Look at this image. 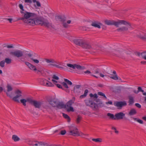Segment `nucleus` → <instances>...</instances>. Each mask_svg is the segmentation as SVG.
<instances>
[{
	"instance_id": "nucleus-19",
	"label": "nucleus",
	"mask_w": 146,
	"mask_h": 146,
	"mask_svg": "<svg viewBox=\"0 0 146 146\" xmlns=\"http://www.w3.org/2000/svg\"><path fill=\"white\" fill-rule=\"evenodd\" d=\"M42 26H44L49 29L54 28V26L52 25V24L49 22L48 20L45 19L44 22Z\"/></svg>"
},
{
	"instance_id": "nucleus-18",
	"label": "nucleus",
	"mask_w": 146,
	"mask_h": 146,
	"mask_svg": "<svg viewBox=\"0 0 146 146\" xmlns=\"http://www.w3.org/2000/svg\"><path fill=\"white\" fill-rule=\"evenodd\" d=\"M57 64H49L48 65H52L54 66H55L57 68L60 69L62 70L64 69V68L62 66H59V65L63 66L65 67H66V66L63 65L62 63L61 62H56Z\"/></svg>"
},
{
	"instance_id": "nucleus-40",
	"label": "nucleus",
	"mask_w": 146,
	"mask_h": 146,
	"mask_svg": "<svg viewBox=\"0 0 146 146\" xmlns=\"http://www.w3.org/2000/svg\"><path fill=\"white\" fill-rule=\"evenodd\" d=\"M31 60H32L36 64L38 63L39 62V61L40 60H39L35 59L34 58H31Z\"/></svg>"
},
{
	"instance_id": "nucleus-15",
	"label": "nucleus",
	"mask_w": 146,
	"mask_h": 146,
	"mask_svg": "<svg viewBox=\"0 0 146 146\" xmlns=\"http://www.w3.org/2000/svg\"><path fill=\"white\" fill-rule=\"evenodd\" d=\"M66 66L70 68L73 69L77 68L78 70H82L83 69V67L81 66L80 65L77 64H67Z\"/></svg>"
},
{
	"instance_id": "nucleus-39",
	"label": "nucleus",
	"mask_w": 146,
	"mask_h": 146,
	"mask_svg": "<svg viewBox=\"0 0 146 146\" xmlns=\"http://www.w3.org/2000/svg\"><path fill=\"white\" fill-rule=\"evenodd\" d=\"M21 102L22 103L23 105L25 106L26 105V102H27L26 100L25 99H22L20 100Z\"/></svg>"
},
{
	"instance_id": "nucleus-7",
	"label": "nucleus",
	"mask_w": 146,
	"mask_h": 146,
	"mask_svg": "<svg viewBox=\"0 0 146 146\" xmlns=\"http://www.w3.org/2000/svg\"><path fill=\"white\" fill-rule=\"evenodd\" d=\"M112 54L117 56H121L124 54V51L121 49L118 48L117 50H113L111 51Z\"/></svg>"
},
{
	"instance_id": "nucleus-56",
	"label": "nucleus",
	"mask_w": 146,
	"mask_h": 146,
	"mask_svg": "<svg viewBox=\"0 0 146 146\" xmlns=\"http://www.w3.org/2000/svg\"><path fill=\"white\" fill-rule=\"evenodd\" d=\"M66 133V131L65 130H62L61 131L60 133L61 135H64Z\"/></svg>"
},
{
	"instance_id": "nucleus-59",
	"label": "nucleus",
	"mask_w": 146,
	"mask_h": 146,
	"mask_svg": "<svg viewBox=\"0 0 146 146\" xmlns=\"http://www.w3.org/2000/svg\"><path fill=\"white\" fill-rule=\"evenodd\" d=\"M25 2L26 3H32V1L31 0H25Z\"/></svg>"
},
{
	"instance_id": "nucleus-8",
	"label": "nucleus",
	"mask_w": 146,
	"mask_h": 146,
	"mask_svg": "<svg viewBox=\"0 0 146 146\" xmlns=\"http://www.w3.org/2000/svg\"><path fill=\"white\" fill-rule=\"evenodd\" d=\"M28 144L32 146H47V144L42 142L30 141Z\"/></svg>"
},
{
	"instance_id": "nucleus-52",
	"label": "nucleus",
	"mask_w": 146,
	"mask_h": 146,
	"mask_svg": "<svg viewBox=\"0 0 146 146\" xmlns=\"http://www.w3.org/2000/svg\"><path fill=\"white\" fill-rule=\"evenodd\" d=\"M138 92H144V90L142 89L141 87H140L138 88Z\"/></svg>"
},
{
	"instance_id": "nucleus-26",
	"label": "nucleus",
	"mask_w": 146,
	"mask_h": 146,
	"mask_svg": "<svg viewBox=\"0 0 146 146\" xmlns=\"http://www.w3.org/2000/svg\"><path fill=\"white\" fill-rule=\"evenodd\" d=\"M107 116L108 117L109 119L112 120H115V116L113 114L110 113H108Z\"/></svg>"
},
{
	"instance_id": "nucleus-49",
	"label": "nucleus",
	"mask_w": 146,
	"mask_h": 146,
	"mask_svg": "<svg viewBox=\"0 0 146 146\" xmlns=\"http://www.w3.org/2000/svg\"><path fill=\"white\" fill-rule=\"evenodd\" d=\"M64 80L65 82H67V83L69 85H71L72 84V82L69 80L66 79H64Z\"/></svg>"
},
{
	"instance_id": "nucleus-48",
	"label": "nucleus",
	"mask_w": 146,
	"mask_h": 146,
	"mask_svg": "<svg viewBox=\"0 0 146 146\" xmlns=\"http://www.w3.org/2000/svg\"><path fill=\"white\" fill-rule=\"evenodd\" d=\"M110 78L115 80H117L118 79L117 75H115V76H111Z\"/></svg>"
},
{
	"instance_id": "nucleus-50",
	"label": "nucleus",
	"mask_w": 146,
	"mask_h": 146,
	"mask_svg": "<svg viewBox=\"0 0 146 146\" xmlns=\"http://www.w3.org/2000/svg\"><path fill=\"white\" fill-rule=\"evenodd\" d=\"M98 95L100 96H104L105 98H106V97L105 94L102 92H98Z\"/></svg>"
},
{
	"instance_id": "nucleus-5",
	"label": "nucleus",
	"mask_w": 146,
	"mask_h": 146,
	"mask_svg": "<svg viewBox=\"0 0 146 146\" xmlns=\"http://www.w3.org/2000/svg\"><path fill=\"white\" fill-rule=\"evenodd\" d=\"M75 100V97H73L72 100L69 101L65 105V108L68 111H74V110L72 105L74 102Z\"/></svg>"
},
{
	"instance_id": "nucleus-10",
	"label": "nucleus",
	"mask_w": 146,
	"mask_h": 146,
	"mask_svg": "<svg viewBox=\"0 0 146 146\" xmlns=\"http://www.w3.org/2000/svg\"><path fill=\"white\" fill-rule=\"evenodd\" d=\"M25 63L30 70L33 71L35 72H36L37 73L40 72V70H37L35 66L33 65L29 62H25Z\"/></svg>"
},
{
	"instance_id": "nucleus-63",
	"label": "nucleus",
	"mask_w": 146,
	"mask_h": 146,
	"mask_svg": "<svg viewBox=\"0 0 146 146\" xmlns=\"http://www.w3.org/2000/svg\"><path fill=\"white\" fill-rule=\"evenodd\" d=\"M108 104L111 105L112 104V102L111 101H109L108 102H106V104L107 105Z\"/></svg>"
},
{
	"instance_id": "nucleus-21",
	"label": "nucleus",
	"mask_w": 146,
	"mask_h": 146,
	"mask_svg": "<svg viewBox=\"0 0 146 146\" xmlns=\"http://www.w3.org/2000/svg\"><path fill=\"white\" fill-rule=\"evenodd\" d=\"M59 77L55 75H54L52 76V79L51 80L54 84L56 83H59V82L58 81L59 80Z\"/></svg>"
},
{
	"instance_id": "nucleus-60",
	"label": "nucleus",
	"mask_w": 146,
	"mask_h": 146,
	"mask_svg": "<svg viewBox=\"0 0 146 146\" xmlns=\"http://www.w3.org/2000/svg\"><path fill=\"white\" fill-rule=\"evenodd\" d=\"M137 122L139 123L142 124L143 123V121L141 120L138 119L137 121Z\"/></svg>"
},
{
	"instance_id": "nucleus-16",
	"label": "nucleus",
	"mask_w": 146,
	"mask_h": 146,
	"mask_svg": "<svg viewBox=\"0 0 146 146\" xmlns=\"http://www.w3.org/2000/svg\"><path fill=\"white\" fill-rule=\"evenodd\" d=\"M125 115V114L120 112L115 114V120L121 119L123 118Z\"/></svg>"
},
{
	"instance_id": "nucleus-37",
	"label": "nucleus",
	"mask_w": 146,
	"mask_h": 146,
	"mask_svg": "<svg viewBox=\"0 0 146 146\" xmlns=\"http://www.w3.org/2000/svg\"><path fill=\"white\" fill-rule=\"evenodd\" d=\"M63 116L65 118L68 120V121L69 122L70 120V119L69 117L67 114L64 113H62Z\"/></svg>"
},
{
	"instance_id": "nucleus-51",
	"label": "nucleus",
	"mask_w": 146,
	"mask_h": 146,
	"mask_svg": "<svg viewBox=\"0 0 146 146\" xmlns=\"http://www.w3.org/2000/svg\"><path fill=\"white\" fill-rule=\"evenodd\" d=\"M82 119V117L81 116L78 115L77 117V118L76 120V122L77 123H79L80 122V120Z\"/></svg>"
},
{
	"instance_id": "nucleus-29",
	"label": "nucleus",
	"mask_w": 146,
	"mask_h": 146,
	"mask_svg": "<svg viewBox=\"0 0 146 146\" xmlns=\"http://www.w3.org/2000/svg\"><path fill=\"white\" fill-rule=\"evenodd\" d=\"M137 113L136 110L134 109H131L129 113V115H132L135 114Z\"/></svg>"
},
{
	"instance_id": "nucleus-61",
	"label": "nucleus",
	"mask_w": 146,
	"mask_h": 146,
	"mask_svg": "<svg viewBox=\"0 0 146 146\" xmlns=\"http://www.w3.org/2000/svg\"><path fill=\"white\" fill-rule=\"evenodd\" d=\"M28 56L30 58V59H31V58H34L33 56H32V54H31V53H29L28 54Z\"/></svg>"
},
{
	"instance_id": "nucleus-62",
	"label": "nucleus",
	"mask_w": 146,
	"mask_h": 146,
	"mask_svg": "<svg viewBox=\"0 0 146 146\" xmlns=\"http://www.w3.org/2000/svg\"><path fill=\"white\" fill-rule=\"evenodd\" d=\"M6 20L9 21V23H11L12 22V19L11 18H9V19H6Z\"/></svg>"
},
{
	"instance_id": "nucleus-33",
	"label": "nucleus",
	"mask_w": 146,
	"mask_h": 146,
	"mask_svg": "<svg viewBox=\"0 0 146 146\" xmlns=\"http://www.w3.org/2000/svg\"><path fill=\"white\" fill-rule=\"evenodd\" d=\"M91 49H93L95 50H101V48L99 46H93L92 47Z\"/></svg>"
},
{
	"instance_id": "nucleus-22",
	"label": "nucleus",
	"mask_w": 146,
	"mask_h": 146,
	"mask_svg": "<svg viewBox=\"0 0 146 146\" xmlns=\"http://www.w3.org/2000/svg\"><path fill=\"white\" fill-rule=\"evenodd\" d=\"M32 105H33L36 108H40L41 105V103L39 102L34 100Z\"/></svg>"
},
{
	"instance_id": "nucleus-58",
	"label": "nucleus",
	"mask_w": 146,
	"mask_h": 146,
	"mask_svg": "<svg viewBox=\"0 0 146 146\" xmlns=\"http://www.w3.org/2000/svg\"><path fill=\"white\" fill-rule=\"evenodd\" d=\"M55 84L57 86L58 88H62V87L60 84H58L57 83H56V84Z\"/></svg>"
},
{
	"instance_id": "nucleus-64",
	"label": "nucleus",
	"mask_w": 146,
	"mask_h": 146,
	"mask_svg": "<svg viewBox=\"0 0 146 146\" xmlns=\"http://www.w3.org/2000/svg\"><path fill=\"white\" fill-rule=\"evenodd\" d=\"M94 72L95 74H98L99 72V70L98 69H96L95 70Z\"/></svg>"
},
{
	"instance_id": "nucleus-24",
	"label": "nucleus",
	"mask_w": 146,
	"mask_h": 146,
	"mask_svg": "<svg viewBox=\"0 0 146 146\" xmlns=\"http://www.w3.org/2000/svg\"><path fill=\"white\" fill-rule=\"evenodd\" d=\"M82 45L81 47L87 49H91L92 48V47L90 44L85 43V41L84 42V43Z\"/></svg>"
},
{
	"instance_id": "nucleus-46",
	"label": "nucleus",
	"mask_w": 146,
	"mask_h": 146,
	"mask_svg": "<svg viewBox=\"0 0 146 146\" xmlns=\"http://www.w3.org/2000/svg\"><path fill=\"white\" fill-rule=\"evenodd\" d=\"M140 37L142 39L146 40V33L143 35H141Z\"/></svg>"
},
{
	"instance_id": "nucleus-3",
	"label": "nucleus",
	"mask_w": 146,
	"mask_h": 146,
	"mask_svg": "<svg viewBox=\"0 0 146 146\" xmlns=\"http://www.w3.org/2000/svg\"><path fill=\"white\" fill-rule=\"evenodd\" d=\"M118 21H121V22L122 23L119 24L118 26H116V27H118L121 25H123L124 26L118 28L117 29V31L119 32L124 31H127L129 29H131V24L123 20H119Z\"/></svg>"
},
{
	"instance_id": "nucleus-41",
	"label": "nucleus",
	"mask_w": 146,
	"mask_h": 146,
	"mask_svg": "<svg viewBox=\"0 0 146 146\" xmlns=\"http://www.w3.org/2000/svg\"><path fill=\"white\" fill-rule=\"evenodd\" d=\"M92 140L96 142H100L102 141V139L100 138L93 139Z\"/></svg>"
},
{
	"instance_id": "nucleus-54",
	"label": "nucleus",
	"mask_w": 146,
	"mask_h": 146,
	"mask_svg": "<svg viewBox=\"0 0 146 146\" xmlns=\"http://www.w3.org/2000/svg\"><path fill=\"white\" fill-rule=\"evenodd\" d=\"M63 26L64 27H66V28L68 26V24H67V23H66L63 22Z\"/></svg>"
},
{
	"instance_id": "nucleus-17",
	"label": "nucleus",
	"mask_w": 146,
	"mask_h": 146,
	"mask_svg": "<svg viewBox=\"0 0 146 146\" xmlns=\"http://www.w3.org/2000/svg\"><path fill=\"white\" fill-rule=\"evenodd\" d=\"M114 105L119 108H121L124 106L126 105V102L125 101L116 102L114 103Z\"/></svg>"
},
{
	"instance_id": "nucleus-53",
	"label": "nucleus",
	"mask_w": 146,
	"mask_h": 146,
	"mask_svg": "<svg viewBox=\"0 0 146 146\" xmlns=\"http://www.w3.org/2000/svg\"><path fill=\"white\" fill-rule=\"evenodd\" d=\"M62 85L64 86L65 88H68V87L67 85V84L65 82H63L62 83Z\"/></svg>"
},
{
	"instance_id": "nucleus-9",
	"label": "nucleus",
	"mask_w": 146,
	"mask_h": 146,
	"mask_svg": "<svg viewBox=\"0 0 146 146\" xmlns=\"http://www.w3.org/2000/svg\"><path fill=\"white\" fill-rule=\"evenodd\" d=\"M40 83L44 86L48 87H53L54 84L50 82L44 78L40 79Z\"/></svg>"
},
{
	"instance_id": "nucleus-35",
	"label": "nucleus",
	"mask_w": 146,
	"mask_h": 146,
	"mask_svg": "<svg viewBox=\"0 0 146 146\" xmlns=\"http://www.w3.org/2000/svg\"><path fill=\"white\" fill-rule=\"evenodd\" d=\"M19 8L20 9H21L20 12L21 13V12H24V11H25L24 10V9L23 6L22 4H19Z\"/></svg>"
},
{
	"instance_id": "nucleus-1",
	"label": "nucleus",
	"mask_w": 146,
	"mask_h": 146,
	"mask_svg": "<svg viewBox=\"0 0 146 146\" xmlns=\"http://www.w3.org/2000/svg\"><path fill=\"white\" fill-rule=\"evenodd\" d=\"M33 19L27 21L28 24L32 25H40L42 26L45 19L42 17H38L36 14V16Z\"/></svg>"
},
{
	"instance_id": "nucleus-11",
	"label": "nucleus",
	"mask_w": 146,
	"mask_h": 146,
	"mask_svg": "<svg viewBox=\"0 0 146 146\" xmlns=\"http://www.w3.org/2000/svg\"><path fill=\"white\" fill-rule=\"evenodd\" d=\"M16 96L13 98V100L17 102H19V101L18 98L22 96V92L19 90H17L15 92Z\"/></svg>"
},
{
	"instance_id": "nucleus-12",
	"label": "nucleus",
	"mask_w": 146,
	"mask_h": 146,
	"mask_svg": "<svg viewBox=\"0 0 146 146\" xmlns=\"http://www.w3.org/2000/svg\"><path fill=\"white\" fill-rule=\"evenodd\" d=\"M10 54L11 55L15 56L18 58L22 57L23 55V52L20 50H17L15 51L11 52Z\"/></svg>"
},
{
	"instance_id": "nucleus-44",
	"label": "nucleus",
	"mask_w": 146,
	"mask_h": 146,
	"mask_svg": "<svg viewBox=\"0 0 146 146\" xmlns=\"http://www.w3.org/2000/svg\"><path fill=\"white\" fill-rule=\"evenodd\" d=\"M90 96L91 98H98V96L96 94H90Z\"/></svg>"
},
{
	"instance_id": "nucleus-4",
	"label": "nucleus",
	"mask_w": 146,
	"mask_h": 146,
	"mask_svg": "<svg viewBox=\"0 0 146 146\" xmlns=\"http://www.w3.org/2000/svg\"><path fill=\"white\" fill-rule=\"evenodd\" d=\"M95 102H96V100L93 98H90L85 100L86 105L94 110L96 109L98 107V105Z\"/></svg>"
},
{
	"instance_id": "nucleus-55",
	"label": "nucleus",
	"mask_w": 146,
	"mask_h": 146,
	"mask_svg": "<svg viewBox=\"0 0 146 146\" xmlns=\"http://www.w3.org/2000/svg\"><path fill=\"white\" fill-rule=\"evenodd\" d=\"M80 87V86L78 85H77L76 86H75L74 87V92H75V91L76 89H78Z\"/></svg>"
},
{
	"instance_id": "nucleus-43",
	"label": "nucleus",
	"mask_w": 146,
	"mask_h": 146,
	"mask_svg": "<svg viewBox=\"0 0 146 146\" xmlns=\"http://www.w3.org/2000/svg\"><path fill=\"white\" fill-rule=\"evenodd\" d=\"M33 3L36 2V5L38 7H40L41 6L40 3L38 1H37L36 0H33Z\"/></svg>"
},
{
	"instance_id": "nucleus-25",
	"label": "nucleus",
	"mask_w": 146,
	"mask_h": 146,
	"mask_svg": "<svg viewBox=\"0 0 146 146\" xmlns=\"http://www.w3.org/2000/svg\"><path fill=\"white\" fill-rule=\"evenodd\" d=\"M42 62H46L47 63H56L55 61L53 60L52 59H44L42 60Z\"/></svg>"
},
{
	"instance_id": "nucleus-31",
	"label": "nucleus",
	"mask_w": 146,
	"mask_h": 146,
	"mask_svg": "<svg viewBox=\"0 0 146 146\" xmlns=\"http://www.w3.org/2000/svg\"><path fill=\"white\" fill-rule=\"evenodd\" d=\"M92 26L94 27H95L98 28H100V25L96 23V22H93L91 24Z\"/></svg>"
},
{
	"instance_id": "nucleus-42",
	"label": "nucleus",
	"mask_w": 146,
	"mask_h": 146,
	"mask_svg": "<svg viewBox=\"0 0 146 146\" xmlns=\"http://www.w3.org/2000/svg\"><path fill=\"white\" fill-rule=\"evenodd\" d=\"M5 62L7 64H10L11 62V60L9 58H6L5 59Z\"/></svg>"
},
{
	"instance_id": "nucleus-38",
	"label": "nucleus",
	"mask_w": 146,
	"mask_h": 146,
	"mask_svg": "<svg viewBox=\"0 0 146 146\" xmlns=\"http://www.w3.org/2000/svg\"><path fill=\"white\" fill-rule=\"evenodd\" d=\"M27 102H28L31 104H32L34 100H33L31 98H27L26 99Z\"/></svg>"
},
{
	"instance_id": "nucleus-20",
	"label": "nucleus",
	"mask_w": 146,
	"mask_h": 146,
	"mask_svg": "<svg viewBox=\"0 0 146 146\" xmlns=\"http://www.w3.org/2000/svg\"><path fill=\"white\" fill-rule=\"evenodd\" d=\"M7 91H6L5 90H4V92H6L7 95V96L11 97V95L9 93V92L13 90V88L10 85L8 84L7 86Z\"/></svg>"
},
{
	"instance_id": "nucleus-30",
	"label": "nucleus",
	"mask_w": 146,
	"mask_h": 146,
	"mask_svg": "<svg viewBox=\"0 0 146 146\" xmlns=\"http://www.w3.org/2000/svg\"><path fill=\"white\" fill-rule=\"evenodd\" d=\"M57 101L54 100H51L50 102V104L53 107H56Z\"/></svg>"
},
{
	"instance_id": "nucleus-6",
	"label": "nucleus",
	"mask_w": 146,
	"mask_h": 146,
	"mask_svg": "<svg viewBox=\"0 0 146 146\" xmlns=\"http://www.w3.org/2000/svg\"><path fill=\"white\" fill-rule=\"evenodd\" d=\"M78 131L77 128L74 125H71L69 127V135L77 136L78 135Z\"/></svg>"
},
{
	"instance_id": "nucleus-34",
	"label": "nucleus",
	"mask_w": 146,
	"mask_h": 146,
	"mask_svg": "<svg viewBox=\"0 0 146 146\" xmlns=\"http://www.w3.org/2000/svg\"><path fill=\"white\" fill-rule=\"evenodd\" d=\"M87 135H88L84 134L82 132H80V133H79V132H78V135H77V136H80L84 138L86 137L87 136Z\"/></svg>"
},
{
	"instance_id": "nucleus-45",
	"label": "nucleus",
	"mask_w": 146,
	"mask_h": 146,
	"mask_svg": "<svg viewBox=\"0 0 146 146\" xmlns=\"http://www.w3.org/2000/svg\"><path fill=\"white\" fill-rule=\"evenodd\" d=\"M141 56L146 60V52H144L141 53Z\"/></svg>"
},
{
	"instance_id": "nucleus-36",
	"label": "nucleus",
	"mask_w": 146,
	"mask_h": 146,
	"mask_svg": "<svg viewBox=\"0 0 146 146\" xmlns=\"http://www.w3.org/2000/svg\"><path fill=\"white\" fill-rule=\"evenodd\" d=\"M12 139L15 141H19L20 139L16 135H13Z\"/></svg>"
},
{
	"instance_id": "nucleus-27",
	"label": "nucleus",
	"mask_w": 146,
	"mask_h": 146,
	"mask_svg": "<svg viewBox=\"0 0 146 146\" xmlns=\"http://www.w3.org/2000/svg\"><path fill=\"white\" fill-rule=\"evenodd\" d=\"M129 105H132L134 103V98L131 96H129Z\"/></svg>"
},
{
	"instance_id": "nucleus-57",
	"label": "nucleus",
	"mask_w": 146,
	"mask_h": 146,
	"mask_svg": "<svg viewBox=\"0 0 146 146\" xmlns=\"http://www.w3.org/2000/svg\"><path fill=\"white\" fill-rule=\"evenodd\" d=\"M135 105L136 107H137L138 108H140L141 107V105L139 103H135Z\"/></svg>"
},
{
	"instance_id": "nucleus-14",
	"label": "nucleus",
	"mask_w": 146,
	"mask_h": 146,
	"mask_svg": "<svg viewBox=\"0 0 146 146\" xmlns=\"http://www.w3.org/2000/svg\"><path fill=\"white\" fill-rule=\"evenodd\" d=\"M76 44L80 46H82L84 40L82 39H76L71 40Z\"/></svg>"
},
{
	"instance_id": "nucleus-2",
	"label": "nucleus",
	"mask_w": 146,
	"mask_h": 146,
	"mask_svg": "<svg viewBox=\"0 0 146 146\" xmlns=\"http://www.w3.org/2000/svg\"><path fill=\"white\" fill-rule=\"evenodd\" d=\"M21 14L23 17L20 18L19 19L22 20L28 24V23L27 21L33 19V17H35V16H36V14L28 12L26 11L21 12Z\"/></svg>"
},
{
	"instance_id": "nucleus-47",
	"label": "nucleus",
	"mask_w": 146,
	"mask_h": 146,
	"mask_svg": "<svg viewBox=\"0 0 146 146\" xmlns=\"http://www.w3.org/2000/svg\"><path fill=\"white\" fill-rule=\"evenodd\" d=\"M5 61L4 60L1 61L0 62V66L1 67H3L5 66Z\"/></svg>"
},
{
	"instance_id": "nucleus-13",
	"label": "nucleus",
	"mask_w": 146,
	"mask_h": 146,
	"mask_svg": "<svg viewBox=\"0 0 146 146\" xmlns=\"http://www.w3.org/2000/svg\"><path fill=\"white\" fill-rule=\"evenodd\" d=\"M121 21H114L106 20L105 23L106 24L108 25H114L115 26H118L119 24L121 23Z\"/></svg>"
},
{
	"instance_id": "nucleus-23",
	"label": "nucleus",
	"mask_w": 146,
	"mask_h": 146,
	"mask_svg": "<svg viewBox=\"0 0 146 146\" xmlns=\"http://www.w3.org/2000/svg\"><path fill=\"white\" fill-rule=\"evenodd\" d=\"M56 107L59 108H65V105L62 102L57 101Z\"/></svg>"
},
{
	"instance_id": "nucleus-28",
	"label": "nucleus",
	"mask_w": 146,
	"mask_h": 146,
	"mask_svg": "<svg viewBox=\"0 0 146 146\" xmlns=\"http://www.w3.org/2000/svg\"><path fill=\"white\" fill-rule=\"evenodd\" d=\"M56 19L58 21L62 22H64L65 20V18L64 17L60 15L56 17Z\"/></svg>"
},
{
	"instance_id": "nucleus-32",
	"label": "nucleus",
	"mask_w": 146,
	"mask_h": 146,
	"mask_svg": "<svg viewBox=\"0 0 146 146\" xmlns=\"http://www.w3.org/2000/svg\"><path fill=\"white\" fill-rule=\"evenodd\" d=\"M88 90L87 89L86 90L84 91V94L81 95L80 96V98H83L85 97L87 95L88 93Z\"/></svg>"
}]
</instances>
